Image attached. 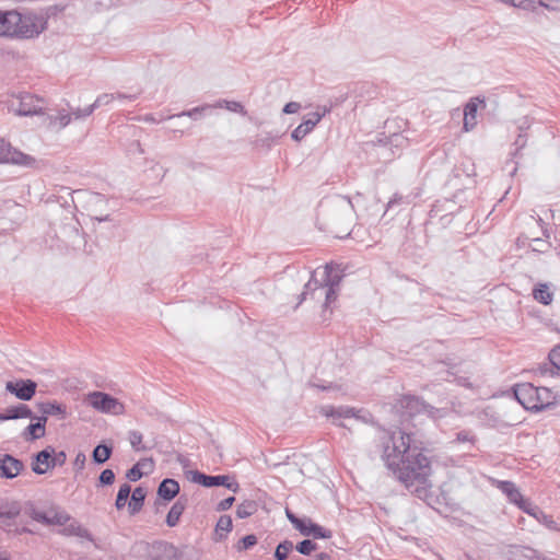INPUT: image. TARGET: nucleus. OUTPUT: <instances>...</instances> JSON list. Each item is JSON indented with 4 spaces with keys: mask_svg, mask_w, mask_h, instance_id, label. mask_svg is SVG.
Here are the masks:
<instances>
[{
    "mask_svg": "<svg viewBox=\"0 0 560 560\" xmlns=\"http://www.w3.org/2000/svg\"><path fill=\"white\" fill-rule=\"evenodd\" d=\"M212 107L225 108L230 112L242 114L243 116L247 114L245 107L242 105V103L237 101L220 100L215 104H213Z\"/></svg>",
    "mask_w": 560,
    "mask_h": 560,
    "instance_id": "nucleus-36",
    "label": "nucleus"
},
{
    "mask_svg": "<svg viewBox=\"0 0 560 560\" xmlns=\"http://www.w3.org/2000/svg\"><path fill=\"white\" fill-rule=\"evenodd\" d=\"M327 112L328 110L325 109L323 113L313 112L307 114L303 118V121L292 131L291 138L294 141H301L304 139L316 127Z\"/></svg>",
    "mask_w": 560,
    "mask_h": 560,
    "instance_id": "nucleus-15",
    "label": "nucleus"
},
{
    "mask_svg": "<svg viewBox=\"0 0 560 560\" xmlns=\"http://www.w3.org/2000/svg\"><path fill=\"white\" fill-rule=\"evenodd\" d=\"M233 524L232 518L229 515H222L215 525V539L223 540L226 535L232 530Z\"/></svg>",
    "mask_w": 560,
    "mask_h": 560,
    "instance_id": "nucleus-32",
    "label": "nucleus"
},
{
    "mask_svg": "<svg viewBox=\"0 0 560 560\" xmlns=\"http://www.w3.org/2000/svg\"><path fill=\"white\" fill-rule=\"evenodd\" d=\"M535 511L536 513H532V517H534L538 523L544 525L546 528L560 533V526L555 521L552 515L546 514L540 508Z\"/></svg>",
    "mask_w": 560,
    "mask_h": 560,
    "instance_id": "nucleus-31",
    "label": "nucleus"
},
{
    "mask_svg": "<svg viewBox=\"0 0 560 560\" xmlns=\"http://www.w3.org/2000/svg\"><path fill=\"white\" fill-rule=\"evenodd\" d=\"M234 501H235L234 497H229V498L220 501L217 505V511L223 512V511L229 510L233 505Z\"/></svg>",
    "mask_w": 560,
    "mask_h": 560,
    "instance_id": "nucleus-54",
    "label": "nucleus"
},
{
    "mask_svg": "<svg viewBox=\"0 0 560 560\" xmlns=\"http://www.w3.org/2000/svg\"><path fill=\"white\" fill-rule=\"evenodd\" d=\"M27 418L32 419L34 416L31 408L25 404L9 406L0 412V422Z\"/></svg>",
    "mask_w": 560,
    "mask_h": 560,
    "instance_id": "nucleus-19",
    "label": "nucleus"
},
{
    "mask_svg": "<svg viewBox=\"0 0 560 560\" xmlns=\"http://www.w3.org/2000/svg\"><path fill=\"white\" fill-rule=\"evenodd\" d=\"M86 401L92 408L103 413H109L114 416H120L125 413V405L117 398L104 392L89 393L86 396Z\"/></svg>",
    "mask_w": 560,
    "mask_h": 560,
    "instance_id": "nucleus-8",
    "label": "nucleus"
},
{
    "mask_svg": "<svg viewBox=\"0 0 560 560\" xmlns=\"http://www.w3.org/2000/svg\"><path fill=\"white\" fill-rule=\"evenodd\" d=\"M114 480L115 474L112 469H104L98 477V481L102 486H110Z\"/></svg>",
    "mask_w": 560,
    "mask_h": 560,
    "instance_id": "nucleus-50",
    "label": "nucleus"
},
{
    "mask_svg": "<svg viewBox=\"0 0 560 560\" xmlns=\"http://www.w3.org/2000/svg\"><path fill=\"white\" fill-rule=\"evenodd\" d=\"M147 492L142 487H137L132 493L129 502V512L131 515L137 514L143 508Z\"/></svg>",
    "mask_w": 560,
    "mask_h": 560,
    "instance_id": "nucleus-28",
    "label": "nucleus"
},
{
    "mask_svg": "<svg viewBox=\"0 0 560 560\" xmlns=\"http://www.w3.org/2000/svg\"><path fill=\"white\" fill-rule=\"evenodd\" d=\"M528 2L529 5L520 8L524 10H535L536 4H538L539 7H544L549 10H557L560 4V0H529Z\"/></svg>",
    "mask_w": 560,
    "mask_h": 560,
    "instance_id": "nucleus-40",
    "label": "nucleus"
},
{
    "mask_svg": "<svg viewBox=\"0 0 560 560\" xmlns=\"http://www.w3.org/2000/svg\"><path fill=\"white\" fill-rule=\"evenodd\" d=\"M257 544V537L253 534L244 536L238 542V550H247Z\"/></svg>",
    "mask_w": 560,
    "mask_h": 560,
    "instance_id": "nucleus-49",
    "label": "nucleus"
},
{
    "mask_svg": "<svg viewBox=\"0 0 560 560\" xmlns=\"http://www.w3.org/2000/svg\"><path fill=\"white\" fill-rule=\"evenodd\" d=\"M258 511V504L256 501L246 500L237 505L236 508V516L238 518H247L254 515Z\"/></svg>",
    "mask_w": 560,
    "mask_h": 560,
    "instance_id": "nucleus-33",
    "label": "nucleus"
},
{
    "mask_svg": "<svg viewBox=\"0 0 560 560\" xmlns=\"http://www.w3.org/2000/svg\"><path fill=\"white\" fill-rule=\"evenodd\" d=\"M302 530H299L302 535L313 537L314 539H329L332 537V532L327 529L314 522L308 517H303L301 522Z\"/></svg>",
    "mask_w": 560,
    "mask_h": 560,
    "instance_id": "nucleus-17",
    "label": "nucleus"
},
{
    "mask_svg": "<svg viewBox=\"0 0 560 560\" xmlns=\"http://www.w3.org/2000/svg\"><path fill=\"white\" fill-rule=\"evenodd\" d=\"M148 560H188L183 549L165 540H155L147 548Z\"/></svg>",
    "mask_w": 560,
    "mask_h": 560,
    "instance_id": "nucleus-9",
    "label": "nucleus"
},
{
    "mask_svg": "<svg viewBox=\"0 0 560 560\" xmlns=\"http://www.w3.org/2000/svg\"><path fill=\"white\" fill-rule=\"evenodd\" d=\"M285 515L288 517V520L290 521V523L293 525V527L296 529V530H302V526H301V522L303 521V518L301 517H298L291 510L289 509H285Z\"/></svg>",
    "mask_w": 560,
    "mask_h": 560,
    "instance_id": "nucleus-53",
    "label": "nucleus"
},
{
    "mask_svg": "<svg viewBox=\"0 0 560 560\" xmlns=\"http://www.w3.org/2000/svg\"><path fill=\"white\" fill-rule=\"evenodd\" d=\"M512 548L520 551L521 557L526 560H556L541 553L539 550L529 546L513 545Z\"/></svg>",
    "mask_w": 560,
    "mask_h": 560,
    "instance_id": "nucleus-30",
    "label": "nucleus"
},
{
    "mask_svg": "<svg viewBox=\"0 0 560 560\" xmlns=\"http://www.w3.org/2000/svg\"><path fill=\"white\" fill-rule=\"evenodd\" d=\"M548 359L550 361L551 366H549L546 363L539 366V371L542 375L547 373L553 374V369L560 371V345L551 349V351L548 354Z\"/></svg>",
    "mask_w": 560,
    "mask_h": 560,
    "instance_id": "nucleus-29",
    "label": "nucleus"
},
{
    "mask_svg": "<svg viewBox=\"0 0 560 560\" xmlns=\"http://www.w3.org/2000/svg\"><path fill=\"white\" fill-rule=\"evenodd\" d=\"M25 470L24 463L10 455L4 454L0 457V478L13 479Z\"/></svg>",
    "mask_w": 560,
    "mask_h": 560,
    "instance_id": "nucleus-14",
    "label": "nucleus"
},
{
    "mask_svg": "<svg viewBox=\"0 0 560 560\" xmlns=\"http://www.w3.org/2000/svg\"><path fill=\"white\" fill-rule=\"evenodd\" d=\"M258 141L261 142L262 145L269 147L270 143L273 141V138L272 137H267L265 139H259Z\"/></svg>",
    "mask_w": 560,
    "mask_h": 560,
    "instance_id": "nucleus-64",
    "label": "nucleus"
},
{
    "mask_svg": "<svg viewBox=\"0 0 560 560\" xmlns=\"http://www.w3.org/2000/svg\"><path fill=\"white\" fill-rule=\"evenodd\" d=\"M476 441V436L470 431L463 430L456 433L455 439L451 443H469L474 445Z\"/></svg>",
    "mask_w": 560,
    "mask_h": 560,
    "instance_id": "nucleus-44",
    "label": "nucleus"
},
{
    "mask_svg": "<svg viewBox=\"0 0 560 560\" xmlns=\"http://www.w3.org/2000/svg\"><path fill=\"white\" fill-rule=\"evenodd\" d=\"M476 101L479 102L478 98L470 100L465 105V108H464V128L467 131L472 129L477 124L476 117H477V110H478V103ZM482 102L483 101H480V103H482Z\"/></svg>",
    "mask_w": 560,
    "mask_h": 560,
    "instance_id": "nucleus-25",
    "label": "nucleus"
},
{
    "mask_svg": "<svg viewBox=\"0 0 560 560\" xmlns=\"http://www.w3.org/2000/svg\"><path fill=\"white\" fill-rule=\"evenodd\" d=\"M143 435L139 431H130L129 432V442L136 451H144L145 446L142 445Z\"/></svg>",
    "mask_w": 560,
    "mask_h": 560,
    "instance_id": "nucleus-45",
    "label": "nucleus"
},
{
    "mask_svg": "<svg viewBox=\"0 0 560 560\" xmlns=\"http://www.w3.org/2000/svg\"><path fill=\"white\" fill-rule=\"evenodd\" d=\"M293 548L294 546L291 540L281 541L275 550V560H285Z\"/></svg>",
    "mask_w": 560,
    "mask_h": 560,
    "instance_id": "nucleus-38",
    "label": "nucleus"
},
{
    "mask_svg": "<svg viewBox=\"0 0 560 560\" xmlns=\"http://www.w3.org/2000/svg\"><path fill=\"white\" fill-rule=\"evenodd\" d=\"M179 490V483L175 479L166 478L159 485L158 495L165 501H172Z\"/></svg>",
    "mask_w": 560,
    "mask_h": 560,
    "instance_id": "nucleus-22",
    "label": "nucleus"
},
{
    "mask_svg": "<svg viewBox=\"0 0 560 560\" xmlns=\"http://www.w3.org/2000/svg\"><path fill=\"white\" fill-rule=\"evenodd\" d=\"M295 549L300 553L308 556L317 549V544L311 539H304L295 546Z\"/></svg>",
    "mask_w": 560,
    "mask_h": 560,
    "instance_id": "nucleus-43",
    "label": "nucleus"
},
{
    "mask_svg": "<svg viewBox=\"0 0 560 560\" xmlns=\"http://www.w3.org/2000/svg\"><path fill=\"white\" fill-rule=\"evenodd\" d=\"M354 220V207L347 196H337L331 201V218L329 232L336 237L345 238L350 235Z\"/></svg>",
    "mask_w": 560,
    "mask_h": 560,
    "instance_id": "nucleus-4",
    "label": "nucleus"
},
{
    "mask_svg": "<svg viewBox=\"0 0 560 560\" xmlns=\"http://www.w3.org/2000/svg\"><path fill=\"white\" fill-rule=\"evenodd\" d=\"M115 94H116V100H120V101L127 100V101L132 102V101H136L139 97L140 92L135 93V94H126V93L117 92Z\"/></svg>",
    "mask_w": 560,
    "mask_h": 560,
    "instance_id": "nucleus-56",
    "label": "nucleus"
},
{
    "mask_svg": "<svg viewBox=\"0 0 560 560\" xmlns=\"http://www.w3.org/2000/svg\"><path fill=\"white\" fill-rule=\"evenodd\" d=\"M130 492H131V487L128 483H124L119 488L117 498H116V502H115V506L117 510H121L125 508L127 500L130 495Z\"/></svg>",
    "mask_w": 560,
    "mask_h": 560,
    "instance_id": "nucleus-41",
    "label": "nucleus"
},
{
    "mask_svg": "<svg viewBox=\"0 0 560 560\" xmlns=\"http://www.w3.org/2000/svg\"><path fill=\"white\" fill-rule=\"evenodd\" d=\"M47 417L48 416L43 415L42 417H37L36 418L37 419L36 423H42V431H43L42 433H46L45 427H46V423H47Z\"/></svg>",
    "mask_w": 560,
    "mask_h": 560,
    "instance_id": "nucleus-61",
    "label": "nucleus"
},
{
    "mask_svg": "<svg viewBox=\"0 0 560 560\" xmlns=\"http://www.w3.org/2000/svg\"><path fill=\"white\" fill-rule=\"evenodd\" d=\"M75 465L79 467H83L85 464V455L83 453H79L75 457Z\"/></svg>",
    "mask_w": 560,
    "mask_h": 560,
    "instance_id": "nucleus-60",
    "label": "nucleus"
},
{
    "mask_svg": "<svg viewBox=\"0 0 560 560\" xmlns=\"http://www.w3.org/2000/svg\"><path fill=\"white\" fill-rule=\"evenodd\" d=\"M514 144L516 145V151L524 148L526 144V138L524 136L520 135L517 137V139L515 140Z\"/></svg>",
    "mask_w": 560,
    "mask_h": 560,
    "instance_id": "nucleus-58",
    "label": "nucleus"
},
{
    "mask_svg": "<svg viewBox=\"0 0 560 560\" xmlns=\"http://www.w3.org/2000/svg\"><path fill=\"white\" fill-rule=\"evenodd\" d=\"M49 120L51 125H58L60 129L66 128L72 121L71 114L66 109L59 110L56 116H50Z\"/></svg>",
    "mask_w": 560,
    "mask_h": 560,
    "instance_id": "nucleus-39",
    "label": "nucleus"
},
{
    "mask_svg": "<svg viewBox=\"0 0 560 560\" xmlns=\"http://www.w3.org/2000/svg\"><path fill=\"white\" fill-rule=\"evenodd\" d=\"M209 108H213L212 105L205 104V105H201V106H198V107H194V108L188 109V110H183L179 114L168 116V118L187 116V117H190L192 119H198L201 116V114L206 109H209Z\"/></svg>",
    "mask_w": 560,
    "mask_h": 560,
    "instance_id": "nucleus-42",
    "label": "nucleus"
},
{
    "mask_svg": "<svg viewBox=\"0 0 560 560\" xmlns=\"http://www.w3.org/2000/svg\"><path fill=\"white\" fill-rule=\"evenodd\" d=\"M55 453V448L52 446H47L40 452L36 453L33 456L32 470L37 475H44L49 469L51 465V455Z\"/></svg>",
    "mask_w": 560,
    "mask_h": 560,
    "instance_id": "nucleus-16",
    "label": "nucleus"
},
{
    "mask_svg": "<svg viewBox=\"0 0 560 560\" xmlns=\"http://www.w3.org/2000/svg\"><path fill=\"white\" fill-rule=\"evenodd\" d=\"M404 198L402 196L398 195V194H395L390 199L389 201L387 202V206H386V209H390L393 208L394 206L396 205H400L402 202Z\"/></svg>",
    "mask_w": 560,
    "mask_h": 560,
    "instance_id": "nucleus-57",
    "label": "nucleus"
},
{
    "mask_svg": "<svg viewBox=\"0 0 560 560\" xmlns=\"http://www.w3.org/2000/svg\"><path fill=\"white\" fill-rule=\"evenodd\" d=\"M341 276L334 271L332 267L326 265L323 269H316L311 273L310 280L305 283L303 292L299 295L298 308L305 300L320 301L324 298V308H329L337 300Z\"/></svg>",
    "mask_w": 560,
    "mask_h": 560,
    "instance_id": "nucleus-2",
    "label": "nucleus"
},
{
    "mask_svg": "<svg viewBox=\"0 0 560 560\" xmlns=\"http://www.w3.org/2000/svg\"><path fill=\"white\" fill-rule=\"evenodd\" d=\"M39 411L46 416H55L61 420H65L68 416L67 406L59 404L56 400L46 401L38 405Z\"/></svg>",
    "mask_w": 560,
    "mask_h": 560,
    "instance_id": "nucleus-23",
    "label": "nucleus"
},
{
    "mask_svg": "<svg viewBox=\"0 0 560 560\" xmlns=\"http://www.w3.org/2000/svg\"><path fill=\"white\" fill-rule=\"evenodd\" d=\"M0 163L32 166L35 163V159L12 148L9 142L0 138Z\"/></svg>",
    "mask_w": 560,
    "mask_h": 560,
    "instance_id": "nucleus-11",
    "label": "nucleus"
},
{
    "mask_svg": "<svg viewBox=\"0 0 560 560\" xmlns=\"http://www.w3.org/2000/svg\"><path fill=\"white\" fill-rule=\"evenodd\" d=\"M42 431V423H30L23 431V438L26 441H33L40 439L45 435V433H40Z\"/></svg>",
    "mask_w": 560,
    "mask_h": 560,
    "instance_id": "nucleus-37",
    "label": "nucleus"
},
{
    "mask_svg": "<svg viewBox=\"0 0 560 560\" xmlns=\"http://www.w3.org/2000/svg\"><path fill=\"white\" fill-rule=\"evenodd\" d=\"M516 400L527 410L540 411L555 404V395L547 387H537L532 383L516 384L513 388Z\"/></svg>",
    "mask_w": 560,
    "mask_h": 560,
    "instance_id": "nucleus-3",
    "label": "nucleus"
},
{
    "mask_svg": "<svg viewBox=\"0 0 560 560\" xmlns=\"http://www.w3.org/2000/svg\"><path fill=\"white\" fill-rule=\"evenodd\" d=\"M36 382L30 378H19L5 383V390L23 401L31 400L36 394Z\"/></svg>",
    "mask_w": 560,
    "mask_h": 560,
    "instance_id": "nucleus-12",
    "label": "nucleus"
},
{
    "mask_svg": "<svg viewBox=\"0 0 560 560\" xmlns=\"http://www.w3.org/2000/svg\"><path fill=\"white\" fill-rule=\"evenodd\" d=\"M331 557L327 552H319L315 556L314 560H330Z\"/></svg>",
    "mask_w": 560,
    "mask_h": 560,
    "instance_id": "nucleus-62",
    "label": "nucleus"
},
{
    "mask_svg": "<svg viewBox=\"0 0 560 560\" xmlns=\"http://www.w3.org/2000/svg\"><path fill=\"white\" fill-rule=\"evenodd\" d=\"M533 296L536 301L544 305H549L552 302V293L546 283H540L533 291Z\"/></svg>",
    "mask_w": 560,
    "mask_h": 560,
    "instance_id": "nucleus-34",
    "label": "nucleus"
},
{
    "mask_svg": "<svg viewBox=\"0 0 560 560\" xmlns=\"http://www.w3.org/2000/svg\"><path fill=\"white\" fill-rule=\"evenodd\" d=\"M515 505L522 510L524 513L528 514L529 516H532V513H536V511L534 510H538L539 506L534 504L533 502H530L529 500L527 499H524V497L521 498V500H518Z\"/></svg>",
    "mask_w": 560,
    "mask_h": 560,
    "instance_id": "nucleus-47",
    "label": "nucleus"
},
{
    "mask_svg": "<svg viewBox=\"0 0 560 560\" xmlns=\"http://www.w3.org/2000/svg\"><path fill=\"white\" fill-rule=\"evenodd\" d=\"M15 10L2 11L0 10V36L9 37L11 36L12 26L14 22Z\"/></svg>",
    "mask_w": 560,
    "mask_h": 560,
    "instance_id": "nucleus-27",
    "label": "nucleus"
},
{
    "mask_svg": "<svg viewBox=\"0 0 560 560\" xmlns=\"http://www.w3.org/2000/svg\"><path fill=\"white\" fill-rule=\"evenodd\" d=\"M40 100L34 95H23L19 104L18 114L20 116H34L43 114V108L38 104Z\"/></svg>",
    "mask_w": 560,
    "mask_h": 560,
    "instance_id": "nucleus-20",
    "label": "nucleus"
},
{
    "mask_svg": "<svg viewBox=\"0 0 560 560\" xmlns=\"http://www.w3.org/2000/svg\"><path fill=\"white\" fill-rule=\"evenodd\" d=\"M191 481L206 488L225 487L236 493L240 490L238 482L229 475H206L198 470L191 471Z\"/></svg>",
    "mask_w": 560,
    "mask_h": 560,
    "instance_id": "nucleus-10",
    "label": "nucleus"
},
{
    "mask_svg": "<svg viewBox=\"0 0 560 560\" xmlns=\"http://www.w3.org/2000/svg\"><path fill=\"white\" fill-rule=\"evenodd\" d=\"M67 460V455L63 451L56 452L51 455V465L50 467L55 468L56 466H62Z\"/></svg>",
    "mask_w": 560,
    "mask_h": 560,
    "instance_id": "nucleus-51",
    "label": "nucleus"
},
{
    "mask_svg": "<svg viewBox=\"0 0 560 560\" xmlns=\"http://www.w3.org/2000/svg\"><path fill=\"white\" fill-rule=\"evenodd\" d=\"M187 498L179 497L177 501L170 509L165 523L168 527H175L178 525L180 516L187 508Z\"/></svg>",
    "mask_w": 560,
    "mask_h": 560,
    "instance_id": "nucleus-21",
    "label": "nucleus"
},
{
    "mask_svg": "<svg viewBox=\"0 0 560 560\" xmlns=\"http://www.w3.org/2000/svg\"><path fill=\"white\" fill-rule=\"evenodd\" d=\"M116 100V94L114 93H103L96 97L93 104H91L95 109L101 106L109 105L113 101Z\"/></svg>",
    "mask_w": 560,
    "mask_h": 560,
    "instance_id": "nucleus-46",
    "label": "nucleus"
},
{
    "mask_svg": "<svg viewBox=\"0 0 560 560\" xmlns=\"http://www.w3.org/2000/svg\"><path fill=\"white\" fill-rule=\"evenodd\" d=\"M14 24L10 38L31 39L37 37L47 28V16L33 11L15 10Z\"/></svg>",
    "mask_w": 560,
    "mask_h": 560,
    "instance_id": "nucleus-5",
    "label": "nucleus"
},
{
    "mask_svg": "<svg viewBox=\"0 0 560 560\" xmlns=\"http://www.w3.org/2000/svg\"><path fill=\"white\" fill-rule=\"evenodd\" d=\"M14 534L15 535H22V534H31L32 535V534H34V532L31 528L23 526V527L15 528Z\"/></svg>",
    "mask_w": 560,
    "mask_h": 560,
    "instance_id": "nucleus-59",
    "label": "nucleus"
},
{
    "mask_svg": "<svg viewBox=\"0 0 560 560\" xmlns=\"http://www.w3.org/2000/svg\"><path fill=\"white\" fill-rule=\"evenodd\" d=\"M22 512L21 502L0 498V520L7 525L20 516Z\"/></svg>",
    "mask_w": 560,
    "mask_h": 560,
    "instance_id": "nucleus-18",
    "label": "nucleus"
},
{
    "mask_svg": "<svg viewBox=\"0 0 560 560\" xmlns=\"http://www.w3.org/2000/svg\"><path fill=\"white\" fill-rule=\"evenodd\" d=\"M376 448L384 466L408 492L421 500L430 497L431 460L415 433L382 430Z\"/></svg>",
    "mask_w": 560,
    "mask_h": 560,
    "instance_id": "nucleus-1",
    "label": "nucleus"
},
{
    "mask_svg": "<svg viewBox=\"0 0 560 560\" xmlns=\"http://www.w3.org/2000/svg\"><path fill=\"white\" fill-rule=\"evenodd\" d=\"M60 534L63 536H77V537L93 541V536L90 533V530L86 529L85 527H83L78 522H72V523L68 524L66 527H63L60 530Z\"/></svg>",
    "mask_w": 560,
    "mask_h": 560,
    "instance_id": "nucleus-26",
    "label": "nucleus"
},
{
    "mask_svg": "<svg viewBox=\"0 0 560 560\" xmlns=\"http://www.w3.org/2000/svg\"><path fill=\"white\" fill-rule=\"evenodd\" d=\"M301 109V104L298 102H289L284 105L282 112L284 114H295Z\"/></svg>",
    "mask_w": 560,
    "mask_h": 560,
    "instance_id": "nucleus-55",
    "label": "nucleus"
},
{
    "mask_svg": "<svg viewBox=\"0 0 560 560\" xmlns=\"http://www.w3.org/2000/svg\"><path fill=\"white\" fill-rule=\"evenodd\" d=\"M495 487L506 495L510 503L515 504L523 497L513 481L497 480Z\"/></svg>",
    "mask_w": 560,
    "mask_h": 560,
    "instance_id": "nucleus-24",
    "label": "nucleus"
},
{
    "mask_svg": "<svg viewBox=\"0 0 560 560\" xmlns=\"http://www.w3.org/2000/svg\"><path fill=\"white\" fill-rule=\"evenodd\" d=\"M50 512L52 514L49 516L47 513L39 511L34 502L27 501L25 503V514H27L33 521L44 525L63 526L71 520V515L59 506H51Z\"/></svg>",
    "mask_w": 560,
    "mask_h": 560,
    "instance_id": "nucleus-7",
    "label": "nucleus"
},
{
    "mask_svg": "<svg viewBox=\"0 0 560 560\" xmlns=\"http://www.w3.org/2000/svg\"><path fill=\"white\" fill-rule=\"evenodd\" d=\"M319 412L327 418H331L332 423L338 427H345V424L341 422V419L359 418L358 410L349 406L335 407L331 405H326L320 407Z\"/></svg>",
    "mask_w": 560,
    "mask_h": 560,
    "instance_id": "nucleus-13",
    "label": "nucleus"
},
{
    "mask_svg": "<svg viewBox=\"0 0 560 560\" xmlns=\"http://www.w3.org/2000/svg\"><path fill=\"white\" fill-rule=\"evenodd\" d=\"M395 408L401 418H412L417 415L427 413L430 417H441V410L436 409L417 396L405 395L398 399Z\"/></svg>",
    "mask_w": 560,
    "mask_h": 560,
    "instance_id": "nucleus-6",
    "label": "nucleus"
},
{
    "mask_svg": "<svg viewBox=\"0 0 560 560\" xmlns=\"http://www.w3.org/2000/svg\"><path fill=\"white\" fill-rule=\"evenodd\" d=\"M112 447L106 444H98L92 453V458L95 464H104L112 455Z\"/></svg>",
    "mask_w": 560,
    "mask_h": 560,
    "instance_id": "nucleus-35",
    "label": "nucleus"
},
{
    "mask_svg": "<svg viewBox=\"0 0 560 560\" xmlns=\"http://www.w3.org/2000/svg\"><path fill=\"white\" fill-rule=\"evenodd\" d=\"M143 120H144L145 122H153V124L159 122V120H158V119H155V117H154L152 114H148V115H145V116L143 117Z\"/></svg>",
    "mask_w": 560,
    "mask_h": 560,
    "instance_id": "nucleus-63",
    "label": "nucleus"
},
{
    "mask_svg": "<svg viewBox=\"0 0 560 560\" xmlns=\"http://www.w3.org/2000/svg\"><path fill=\"white\" fill-rule=\"evenodd\" d=\"M94 112V108L92 105H89L88 107L85 108H75V109H71V120L74 119V120H80V119H84L86 117H89L90 115H92Z\"/></svg>",
    "mask_w": 560,
    "mask_h": 560,
    "instance_id": "nucleus-48",
    "label": "nucleus"
},
{
    "mask_svg": "<svg viewBox=\"0 0 560 560\" xmlns=\"http://www.w3.org/2000/svg\"><path fill=\"white\" fill-rule=\"evenodd\" d=\"M126 477L130 480V481H138L139 479L142 478V471L140 469V465L139 464H136L133 465L126 474Z\"/></svg>",
    "mask_w": 560,
    "mask_h": 560,
    "instance_id": "nucleus-52",
    "label": "nucleus"
}]
</instances>
